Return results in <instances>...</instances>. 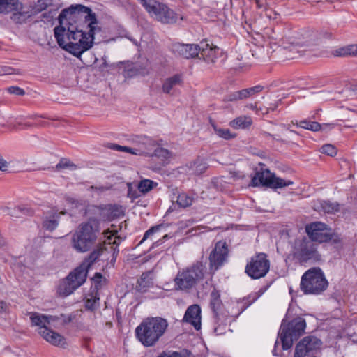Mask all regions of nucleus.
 <instances>
[{
  "label": "nucleus",
  "mask_w": 357,
  "mask_h": 357,
  "mask_svg": "<svg viewBox=\"0 0 357 357\" xmlns=\"http://www.w3.org/2000/svg\"><path fill=\"white\" fill-rule=\"evenodd\" d=\"M79 18L84 24L73 26L70 24L68 29L63 26H56L54 36L59 45L76 57L89 50L93 44L94 33L100 31L96 14L91 9L81 4L71 6L63 9L59 16L60 24L63 20H74Z\"/></svg>",
  "instance_id": "f257e3e1"
},
{
  "label": "nucleus",
  "mask_w": 357,
  "mask_h": 357,
  "mask_svg": "<svg viewBox=\"0 0 357 357\" xmlns=\"http://www.w3.org/2000/svg\"><path fill=\"white\" fill-rule=\"evenodd\" d=\"M168 327L165 319L157 317L146 318L135 328V335L141 344L146 347H153L165 334Z\"/></svg>",
  "instance_id": "f03ea898"
},
{
  "label": "nucleus",
  "mask_w": 357,
  "mask_h": 357,
  "mask_svg": "<svg viewBox=\"0 0 357 357\" xmlns=\"http://www.w3.org/2000/svg\"><path fill=\"white\" fill-rule=\"evenodd\" d=\"M100 233V222L90 218L86 222L80 224L72 237L73 247L80 252L88 251L96 243Z\"/></svg>",
  "instance_id": "7ed1b4c3"
},
{
  "label": "nucleus",
  "mask_w": 357,
  "mask_h": 357,
  "mask_svg": "<svg viewBox=\"0 0 357 357\" xmlns=\"http://www.w3.org/2000/svg\"><path fill=\"white\" fill-rule=\"evenodd\" d=\"M328 286V282L319 267L308 269L301 277L300 288L305 294H320Z\"/></svg>",
  "instance_id": "20e7f679"
},
{
  "label": "nucleus",
  "mask_w": 357,
  "mask_h": 357,
  "mask_svg": "<svg viewBox=\"0 0 357 357\" xmlns=\"http://www.w3.org/2000/svg\"><path fill=\"white\" fill-rule=\"evenodd\" d=\"M205 266L201 261H197L189 268L179 271L174 278L176 289L188 290L193 287L204 275Z\"/></svg>",
  "instance_id": "39448f33"
},
{
  "label": "nucleus",
  "mask_w": 357,
  "mask_h": 357,
  "mask_svg": "<svg viewBox=\"0 0 357 357\" xmlns=\"http://www.w3.org/2000/svg\"><path fill=\"white\" fill-rule=\"evenodd\" d=\"M265 33L273 40H282L284 44L302 47V31L293 30L291 25L282 24L273 29H266Z\"/></svg>",
  "instance_id": "423d86ee"
},
{
  "label": "nucleus",
  "mask_w": 357,
  "mask_h": 357,
  "mask_svg": "<svg viewBox=\"0 0 357 357\" xmlns=\"http://www.w3.org/2000/svg\"><path fill=\"white\" fill-rule=\"evenodd\" d=\"M259 165L264 166L261 163ZM294 183L290 180H284L277 177L275 174L271 173L267 168L261 167L256 169L255 176L252 178L251 185L252 186L263 185L271 188H282L292 185Z\"/></svg>",
  "instance_id": "0eeeda50"
},
{
  "label": "nucleus",
  "mask_w": 357,
  "mask_h": 357,
  "mask_svg": "<svg viewBox=\"0 0 357 357\" xmlns=\"http://www.w3.org/2000/svg\"><path fill=\"white\" fill-rule=\"evenodd\" d=\"M146 11L157 20L164 24L176 22L178 15L165 4L154 0H139Z\"/></svg>",
  "instance_id": "6e6552de"
},
{
  "label": "nucleus",
  "mask_w": 357,
  "mask_h": 357,
  "mask_svg": "<svg viewBox=\"0 0 357 357\" xmlns=\"http://www.w3.org/2000/svg\"><path fill=\"white\" fill-rule=\"evenodd\" d=\"M306 328V322L302 317H296L291 320L282 328L280 334V340L282 344V349L287 350L291 347L293 342L302 335Z\"/></svg>",
  "instance_id": "1a4fd4ad"
},
{
  "label": "nucleus",
  "mask_w": 357,
  "mask_h": 357,
  "mask_svg": "<svg viewBox=\"0 0 357 357\" xmlns=\"http://www.w3.org/2000/svg\"><path fill=\"white\" fill-rule=\"evenodd\" d=\"M293 255L301 264L309 261L316 262L321 260V255L315 244L305 238L296 245Z\"/></svg>",
  "instance_id": "9d476101"
},
{
  "label": "nucleus",
  "mask_w": 357,
  "mask_h": 357,
  "mask_svg": "<svg viewBox=\"0 0 357 357\" xmlns=\"http://www.w3.org/2000/svg\"><path fill=\"white\" fill-rule=\"evenodd\" d=\"M270 269V261L265 253H259L250 259L245 266V273L252 279L264 277Z\"/></svg>",
  "instance_id": "9b49d317"
},
{
  "label": "nucleus",
  "mask_w": 357,
  "mask_h": 357,
  "mask_svg": "<svg viewBox=\"0 0 357 357\" xmlns=\"http://www.w3.org/2000/svg\"><path fill=\"white\" fill-rule=\"evenodd\" d=\"M86 277L83 272L79 273L76 268L70 273L65 280L59 286L58 291L60 295L67 296L82 285L86 281Z\"/></svg>",
  "instance_id": "f8f14e48"
},
{
  "label": "nucleus",
  "mask_w": 357,
  "mask_h": 357,
  "mask_svg": "<svg viewBox=\"0 0 357 357\" xmlns=\"http://www.w3.org/2000/svg\"><path fill=\"white\" fill-rule=\"evenodd\" d=\"M229 249L225 241H218L211 252L208 260L210 269L216 271L227 261Z\"/></svg>",
  "instance_id": "ddd939ff"
},
{
  "label": "nucleus",
  "mask_w": 357,
  "mask_h": 357,
  "mask_svg": "<svg viewBox=\"0 0 357 357\" xmlns=\"http://www.w3.org/2000/svg\"><path fill=\"white\" fill-rule=\"evenodd\" d=\"M20 6L18 0H0V13H7L14 12L10 16V19L17 24H22L31 17V14L27 11H17Z\"/></svg>",
  "instance_id": "4468645a"
},
{
  "label": "nucleus",
  "mask_w": 357,
  "mask_h": 357,
  "mask_svg": "<svg viewBox=\"0 0 357 357\" xmlns=\"http://www.w3.org/2000/svg\"><path fill=\"white\" fill-rule=\"evenodd\" d=\"M305 231L310 238V241L313 243L328 242L331 238L327 225L321 222H314L306 225Z\"/></svg>",
  "instance_id": "2eb2a0df"
},
{
  "label": "nucleus",
  "mask_w": 357,
  "mask_h": 357,
  "mask_svg": "<svg viewBox=\"0 0 357 357\" xmlns=\"http://www.w3.org/2000/svg\"><path fill=\"white\" fill-rule=\"evenodd\" d=\"M321 341L314 336L303 338L296 346L294 357H306L311 351L319 349Z\"/></svg>",
  "instance_id": "dca6fc26"
},
{
  "label": "nucleus",
  "mask_w": 357,
  "mask_h": 357,
  "mask_svg": "<svg viewBox=\"0 0 357 357\" xmlns=\"http://www.w3.org/2000/svg\"><path fill=\"white\" fill-rule=\"evenodd\" d=\"M137 146L134 147L135 152L133 155L153 156V151L156 146L154 140L147 137H138Z\"/></svg>",
  "instance_id": "f3484780"
},
{
  "label": "nucleus",
  "mask_w": 357,
  "mask_h": 357,
  "mask_svg": "<svg viewBox=\"0 0 357 357\" xmlns=\"http://www.w3.org/2000/svg\"><path fill=\"white\" fill-rule=\"evenodd\" d=\"M173 51L185 59L199 56L200 44H181L176 43L173 45Z\"/></svg>",
  "instance_id": "a211bd4d"
},
{
  "label": "nucleus",
  "mask_w": 357,
  "mask_h": 357,
  "mask_svg": "<svg viewBox=\"0 0 357 357\" xmlns=\"http://www.w3.org/2000/svg\"><path fill=\"white\" fill-rule=\"evenodd\" d=\"M183 321L192 324L196 330L201 328V308L198 305L189 306L184 314Z\"/></svg>",
  "instance_id": "6ab92c4d"
},
{
  "label": "nucleus",
  "mask_w": 357,
  "mask_h": 357,
  "mask_svg": "<svg viewBox=\"0 0 357 357\" xmlns=\"http://www.w3.org/2000/svg\"><path fill=\"white\" fill-rule=\"evenodd\" d=\"M220 54V49L214 45H210L206 42L200 43L199 59H204L207 63H215Z\"/></svg>",
  "instance_id": "aec40b11"
},
{
  "label": "nucleus",
  "mask_w": 357,
  "mask_h": 357,
  "mask_svg": "<svg viewBox=\"0 0 357 357\" xmlns=\"http://www.w3.org/2000/svg\"><path fill=\"white\" fill-rule=\"evenodd\" d=\"M64 214L65 212H58L54 209L47 211L43 221V227L50 231H54L59 225L61 215Z\"/></svg>",
  "instance_id": "412c9836"
},
{
  "label": "nucleus",
  "mask_w": 357,
  "mask_h": 357,
  "mask_svg": "<svg viewBox=\"0 0 357 357\" xmlns=\"http://www.w3.org/2000/svg\"><path fill=\"white\" fill-rule=\"evenodd\" d=\"M30 319L32 326H38L39 333L43 328H48L47 326L50 325L52 322L56 320V318L52 316H47L38 312H31Z\"/></svg>",
  "instance_id": "4be33fe9"
},
{
  "label": "nucleus",
  "mask_w": 357,
  "mask_h": 357,
  "mask_svg": "<svg viewBox=\"0 0 357 357\" xmlns=\"http://www.w3.org/2000/svg\"><path fill=\"white\" fill-rule=\"evenodd\" d=\"M40 335L47 342L56 346H63L65 339L58 333L50 330L49 328H43L40 331Z\"/></svg>",
  "instance_id": "5701e85b"
},
{
  "label": "nucleus",
  "mask_w": 357,
  "mask_h": 357,
  "mask_svg": "<svg viewBox=\"0 0 357 357\" xmlns=\"http://www.w3.org/2000/svg\"><path fill=\"white\" fill-rule=\"evenodd\" d=\"M102 250L103 249L101 247L95 249L91 252L88 258H86L79 266L76 268V269L79 271V273L83 272L84 275L86 277L89 268L99 258Z\"/></svg>",
  "instance_id": "b1692460"
},
{
  "label": "nucleus",
  "mask_w": 357,
  "mask_h": 357,
  "mask_svg": "<svg viewBox=\"0 0 357 357\" xmlns=\"http://www.w3.org/2000/svg\"><path fill=\"white\" fill-rule=\"evenodd\" d=\"M183 84V77L181 75L176 74L172 77L165 79L163 82L162 90L166 94H173V91L177 86H181Z\"/></svg>",
  "instance_id": "393cba45"
},
{
  "label": "nucleus",
  "mask_w": 357,
  "mask_h": 357,
  "mask_svg": "<svg viewBox=\"0 0 357 357\" xmlns=\"http://www.w3.org/2000/svg\"><path fill=\"white\" fill-rule=\"evenodd\" d=\"M153 271H149L143 273L140 278L137 280L135 287L136 290L140 293L146 292L148 289L153 286Z\"/></svg>",
  "instance_id": "a878e982"
},
{
  "label": "nucleus",
  "mask_w": 357,
  "mask_h": 357,
  "mask_svg": "<svg viewBox=\"0 0 357 357\" xmlns=\"http://www.w3.org/2000/svg\"><path fill=\"white\" fill-rule=\"evenodd\" d=\"M3 212L10 217L16 218L33 214V211L31 208L24 206H17L13 208L5 207L3 208Z\"/></svg>",
  "instance_id": "bb28decb"
},
{
  "label": "nucleus",
  "mask_w": 357,
  "mask_h": 357,
  "mask_svg": "<svg viewBox=\"0 0 357 357\" xmlns=\"http://www.w3.org/2000/svg\"><path fill=\"white\" fill-rule=\"evenodd\" d=\"M302 31V47L312 46L318 45V33L315 30L303 29Z\"/></svg>",
  "instance_id": "cd10ccee"
},
{
  "label": "nucleus",
  "mask_w": 357,
  "mask_h": 357,
  "mask_svg": "<svg viewBox=\"0 0 357 357\" xmlns=\"http://www.w3.org/2000/svg\"><path fill=\"white\" fill-rule=\"evenodd\" d=\"M220 294L218 290L214 289L210 295V307L215 317H218V311L222 307Z\"/></svg>",
  "instance_id": "c85d7f7f"
},
{
  "label": "nucleus",
  "mask_w": 357,
  "mask_h": 357,
  "mask_svg": "<svg viewBox=\"0 0 357 357\" xmlns=\"http://www.w3.org/2000/svg\"><path fill=\"white\" fill-rule=\"evenodd\" d=\"M252 119L247 116H241L232 120L229 125L235 129H245L251 126Z\"/></svg>",
  "instance_id": "c756f323"
},
{
  "label": "nucleus",
  "mask_w": 357,
  "mask_h": 357,
  "mask_svg": "<svg viewBox=\"0 0 357 357\" xmlns=\"http://www.w3.org/2000/svg\"><path fill=\"white\" fill-rule=\"evenodd\" d=\"M292 123L298 127L314 132L319 131L321 128V126L320 123L316 121H311L310 119H304L300 121H296L295 122L292 121Z\"/></svg>",
  "instance_id": "7c9ffc66"
},
{
  "label": "nucleus",
  "mask_w": 357,
  "mask_h": 357,
  "mask_svg": "<svg viewBox=\"0 0 357 357\" xmlns=\"http://www.w3.org/2000/svg\"><path fill=\"white\" fill-rule=\"evenodd\" d=\"M250 55L254 56V54L251 53V50L248 47L246 46L239 50V54L237 56V59L243 61L242 63H239V68H243L251 65V63L247 61L250 59Z\"/></svg>",
  "instance_id": "2f4dec72"
},
{
  "label": "nucleus",
  "mask_w": 357,
  "mask_h": 357,
  "mask_svg": "<svg viewBox=\"0 0 357 357\" xmlns=\"http://www.w3.org/2000/svg\"><path fill=\"white\" fill-rule=\"evenodd\" d=\"M158 185V183L152 180L144 178L141 180L136 185L139 192L145 195Z\"/></svg>",
  "instance_id": "473e14b6"
},
{
  "label": "nucleus",
  "mask_w": 357,
  "mask_h": 357,
  "mask_svg": "<svg viewBox=\"0 0 357 357\" xmlns=\"http://www.w3.org/2000/svg\"><path fill=\"white\" fill-rule=\"evenodd\" d=\"M210 123L213 128L215 133L220 137L223 138L225 139H230L235 137V135L231 133L230 130L227 128H221L218 127L215 123L210 119Z\"/></svg>",
  "instance_id": "72a5a7b5"
},
{
  "label": "nucleus",
  "mask_w": 357,
  "mask_h": 357,
  "mask_svg": "<svg viewBox=\"0 0 357 357\" xmlns=\"http://www.w3.org/2000/svg\"><path fill=\"white\" fill-rule=\"evenodd\" d=\"M206 163L202 160H197L190 165V169L193 174L200 175L203 174L207 169Z\"/></svg>",
  "instance_id": "f704fd0d"
},
{
  "label": "nucleus",
  "mask_w": 357,
  "mask_h": 357,
  "mask_svg": "<svg viewBox=\"0 0 357 357\" xmlns=\"http://www.w3.org/2000/svg\"><path fill=\"white\" fill-rule=\"evenodd\" d=\"M194 201V197L188 196L185 193H180L176 197V202L177 204L183 208L190 206L192 205V202Z\"/></svg>",
  "instance_id": "c9c22d12"
},
{
  "label": "nucleus",
  "mask_w": 357,
  "mask_h": 357,
  "mask_svg": "<svg viewBox=\"0 0 357 357\" xmlns=\"http://www.w3.org/2000/svg\"><path fill=\"white\" fill-rule=\"evenodd\" d=\"M152 153L162 162L167 161L171 157V153L167 149L160 147L155 146Z\"/></svg>",
  "instance_id": "e433bc0d"
},
{
  "label": "nucleus",
  "mask_w": 357,
  "mask_h": 357,
  "mask_svg": "<svg viewBox=\"0 0 357 357\" xmlns=\"http://www.w3.org/2000/svg\"><path fill=\"white\" fill-rule=\"evenodd\" d=\"M157 357H192V354L187 350H183L182 351H162L158 356Z\"/></svg>",
  "instance_id": "4c0bfd02"
},
{
  "label": "nucleus",
  "mask_w": 357,
  "mask_h": 357,
  "mask_svg": "<svg viewBox=\"0 0 357 357\" xmlns=\"http://www.w3.org/2000/svg\"><path fill=\"white\" fill-rule=\"evenodd\" d=\"M340 56H357V44L349 45L341 48L339 51Z\"/></svg>",
  "instance_id": "58836bf2"
},
{
  "label": "nucleus",
  "mask_w": 357,
  "mask_h": 357,
  "mask_svg": "<svg viewBox=\"0 0 357 357\" xmlns=\"http://www.w3.org/2000/svg\"><path fill=\"white\" fill-rule=\"evenodd\" d=\"M264 87L261 85H257L253 87L241 90L243 99L255 96L263 90Z\"/></svg>",
  "instance_id": "ea45409f"
},
{
  "label": "nucleus",
  "mask_w": 357,
  "mask_h": 357,
  "mask_svg": "<svg viewBox=\"0 0 357 357\" xmlns=\"http://www.w3.org/2000/svg\"><path fill=\"white\" fill-rule=\"evenodd\" d=\"M322 210L327 213H332L338 211L339 205L337 204L331 203L328 201H324L321 204Z\"/></svg>",
  "instance_id": "a19ab883"
},
{
  "label": "nucleus",
  "mask_w": 357,
  "mask_h": 357,
  "mask_svg": "<svg viewBox=\"0 0 357 357\" xmlns=\"http://www.w3.org/2000/svg\"><path fill=\"white\" fill-rule=\"evenodd\" d=\"M321 153L329 156H335L337 154V149L332 144H325L321 148Z\"/></svg>",
  "instance_id": "79ce46f5"
},
{
  "label": "nucleus",
  "mask_w": 357,
  "mask_h": 357,
  "mask_svg": "<svg viewBox=\"0 0 357 357\" xmlns=\"http://www.w3.org/2000/svg\"><path fill=\"white\" fill-rule=\"evenodd\" d=\"M318 33V43H321L324 40L331 39L332 38V33L326 30L316 31Z\"/></svg>",
  "instance_id": "37998d69"
},
{
  "label": "nucleus",
  "mask_w": 357,
  "mask_h": 357,
  "mask_svg": "<svg viewBox=\"0 0 357 357\" xmlns=\"http://www.w3.org/2000/svg\"><path fill=\"white\" fill-rule=\"evenodd\" d=\"M109 148H110L113 150L119 151H124V152L130 153L132 154V152H135L134 148L123 146H120V145L115 144H110V145L109 146Z\"/></svg>",
  "instance_id": "c03bdc74"
},
{
  "label": "nucleus",
  "mask_w": 357,
  "mask_h": 357,
  "mask_svg": "<svg viewBox=\"0 0 357 357\" xmlns=\"http://www.w3.org/2000/svg\"><path fill=\"white\" fill-rule=\"evenodd\" d=\"M71 167H75L76 166L73 162H71L69 160L63 158L56 165V169L59 170L61 169H66V168Z\"/></svg>",
  "instance_id": "a18cd8bd"
},
{
  "label": "nucleus",
  "mask_w": 357,
  "mask_h": 357,
  "mask_svg": "<svg viewBox=\"0 0 357 357\" xmlns=\"http://www.w3.org/2000/svg\"><path fill=\"white\" fill-rule=\"evenodd\" d=\"M162 226V225H158L156 226H153L151 228H150L149 230H147L145 232L144 237H143L142 240L141 241L140 243H142L143 241H144L146 239H147L151 235H152L155 232L159 231V229H160V227Z\"/></svg>",
  "instance_id": "49530a36"
},
{
  "label": "nucleus",
  "mask_w": 357,
  "mask_h": 357,
  "mask_svg": "<svg viewBox=\"0 0 357 357\" xmlns=\"http://www.w3.org/2000/svg\"><path fill=\"white\" fill-rule=\"evenodd\" d=\"M128 196L132 199H136L140 196L139 191L134 190L132 183H128Z\"/></svg>",
  "instance_id": "de8ad7c7"
},
{
  "label": "nucleus",
  "mask_w": 357,
  "mask_h": 357,
  "mask_svg": "<svg viewBox=\"0 0 357 357\" xmlns=\"http://www.w3.org/2000/svg\"><path fill=\"white\" fill-rule=\"evenodd\" d=\"M52 0H38L36 5L38 10H43L46 9L52 4Z\"/></svg>",
  "instance_id": "09e8293b"
},
{
  "label": "nucleus",
  "mask_w": 357,
  "mask_h": 357,
  "mask_svg": "<svg viewBox=\"0 0 357 357\" xmlns=\"http://www.w3.org/2000/svg\"><path fill=\"white\" fill-rule=\"evenodd\" d=\"M8 91L10 93L18 96H23L25 94L24 90L17 86H10L8 89Z\"/></svg>",
  "instance_id": "8fccbe9b"
},
{
  "label": "nucleus",
  "mask_w": 357,
  "mask_h": 357,
  "mask_svg": "<svg viewBox=\"0 0 357 357\" xmlns=\"http://www.w3.org/2000/svg\"><path fill=\"white\" fill-rule=\"evenodd\" d=\"M243 94H242L241 90L235 91L229 96V101H236V100H243Z\"/></svg>",
  "instance_id": "3c124183"
},
{
  "label": "nucleus",
  "mask_w": 357,
  "mask_h": 357,
  "mask_svg": "<svg viewBox=\"0 0 357 357\" xmlns=\"http://www.w3.org/2000/svg\"><path fill=\"white\" fill-rule=\"evenodd\" d=\"M266 15L268 18L272 19L273 20H275L276 23L278 22V20H279L280 17L278 13L272 10L271 9L266 10Z\"/></svg>",
  "instance_id": "603ef678"
},
{
  "label": "nucleus",
  "mask_w": 357,
  "mask_h": 357,
  "mask_svg": "<svg viewBox=\"0 0 357 357\" xmlns=\"http://www.w3.org/2000/svg\"><path fill=\"white\" fill-rule=\"evenodd\" d=\"M96 298H88L85 302V307L90 310H93L97 302Z\"/></svg>",
  "instance_id": "864d4df0"
},
{
  "label": "nucleus",
  "mask_w": 357,
  "mask_h": 357,
  "mask_svg": "<svg viewBox=\"0 0 357 357\" xmlns=\"http://www.w3.org/2000/svg\"><path fill=\"white\" fill-rule=\"evenodd\" d=\"M9 163L1 156H0V171L7 172L8 169Z\"/></svg>",
  "instance_id": "5fc2aeb1"
},
{
  "label": "nucleus",
  "mask_w": 357,
  "mask_h": 357,
  "mask_svg": "<svg viewBox=\"0 0 357 357\" xmlns=\"http://www.w3.org/2000/svg\"><path fill=\"white\" fill-rule=\"evenodd\" d=\"M111 188H112L111 185H109V186H103V185L93 186V185H91V186H90L89 189L96 190L98 192H103L105 191H107V190L111 189Z\"/></svg>",
  "instance_id": "6e6d98bb"
},
{
  "label": "nucleus",
  "mask_w": 357,
  "mask_h": 357,
  "mask_svg": "<svg viewBox=\"0 0 357 357\" xmlns=\"http://www.w3.org/2000/svg\"><path fill=\"white\" fill-rule=\"evenodd\" d=\"M257 7L259 9H263L266 11V2L265 0H254Z\"/></svg>",
  "instance_id": "4d7b16f0"
},
{
  "label": "nucleus",
  "mask_w": 357,
  "mask_h": 357,
  "mask_svg": "<svg viewBox=\"0 0 357 357\" xmlns=\"http://www.w3.org/2000/svg\"><path fill=\"white\" fill-rule=\"evenodd\" d=\"M330 236H331V238H330L329 241H332L334 244L340 243L341 239L338 235L333 234V233H330Z\"/></svg>",
  "instance_id": "13d9d810"
},
{
  "label": "nucleus",
  "mask_w": 357,
  "mask_h": 357,
  "mask_svg": "<svg viewBox=\"0 0 357 357\" xmlns=\"http://www.w3.org/2000/svg\"><path fill=\"white\" fill-rule=\"evenodd\" d=\"M8 309V305L3 301H0V312H6Z\"/></svg>",
  "instance_id": "bf43d9fd"
},
{
  "label": "nucleus",
  "mask_w": 357,
  "mask_h": 357,
  "mask_svg": "<svg viewBox=\"0 0 357 357\" xmlns=\"http://www.w3.org/2000/svg\"><path fill=\"white\" fill-rule=\"evenodd\" d=\"M102 278V275L100 273H96L93 278V280L96 283H100Z\"/></svg>",
  "instance_id": "052dcab7"
},
{
  "label": "nucleus",
  "mask_w": 357,
  "mask_h": 357,
  "mask_svg": "<svg viewBox=\"0 0 357 357\" xmlns=\"http://www.w3.org/2000/svg\"><path fill=\"white\" fill-rule=\"evenodd\" d=\"M13 69L8 67H3L2 68V73L6 75H10L13 74Z\"/></svg>",
  "instance_id": "680f3d73"
},
{
  "label": "nucleus",
  "mask_w": 357,
  "mask_h": 357,
  "mask_svg": "<svg viewBox=\"0 0 357 357\" xmlns=\"http://www.w3.org/2000/svg\"><path fill=\"white\" fill-rule=\"evenodd\" d=\"M168 238H169V235L168 234H165L162 237V239H160V240L157 241L155 243H154V245H155L156 246L160 245H161L163 243L164 240H165V239H167Z\"/></svg>",
  "instance_id": "e2e57ef3"
},
{
  "label": "nucleus",
  "mask_w": 357,
  "mask_h": 357,
  "mask_svg": "<svg viewBox=\"0 0 357 357\" xmlns=\"http://www.w3.org/2000/svg\"><path fill=\"white\" fill-rule=\"evenodd\" d=\"M123 215V211L121 209V208H116V211L114 213V215L115 216H120V215Z\"/></svg>",
  "instance_id": "0e129e2a"
},
{
  "label": "nucleus",
  "mask_w": 357,
  "mask_h": 357,
  "mask_svg": "<svg viewBox=\"0 0 357 357\" xmlns=\"http://www.w3.org/2000/svg\"><path fill=\"white\" fill-rule=\"evenodd\" d=\"M248 108L250 109H255L257 108V103L255 104H249L246 106Z\"/></svg>",
  "instance_id": "69168bd1"
},
{
  "label": "nucleus",
  "mask_w": 357,
  "mask_h": 357,
  "mask_svg": "<svg viewBox=\"0 0 357 357\" xmlns=\"http://www.w3.org/2000/svg\"><path fill=\"white\" fill-rule=\"evenodd\" d=\"M277 107V105H275L273 107H270L272 110H274Z\"/></svg>",
  "instance_id": "338daca9"
},
{
  "label": "nucleus",
  "mask_w": 357,
  "mask_h": 357,
  "mask_svg": "<svg viewBox=\"0 0 357 357\" xmlns=\"http://www.w3.org/2000/svg\"><path fill=\"white\" fill-rule=\"evenodd\" d=\"M289 131H290L291 132L294 133V134H296V135L298 134L296 132H295V131H294V130H289Z\"/></svg>",
  "instance_id": "774afa93"
}]
</instances>
